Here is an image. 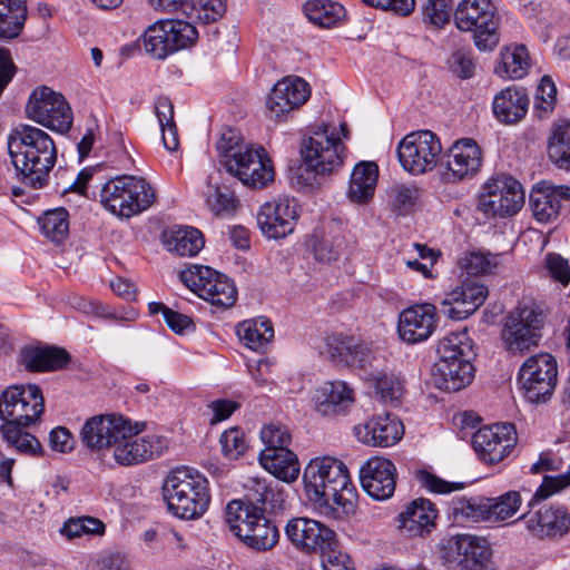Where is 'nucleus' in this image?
<instances>
[{"instance_id":"obj_51","label":"nucleus","mask_w":570,"mask_h":570,"mask_svg":"<svg viewBox=\"0 0 570 570\" xmlns=\"http://www.w3.org/2000/svg\"><path fill=\"white\" fill-rule=\"evenodd\" d=\"M421 11L425 24L443 28L453 14V0H426Z\"/></svg>"},{"instance_id":"obj_23","label":"nucleus","mask_w":570,"mask_h":570,"mask_svg":"<svg viewBox=\"0 0 570 570\" xmlns=\"http://www.w3.org/2000/svg\"><path fill=\"white\" fill-rule=\"evenodd\" d=\"M463 337L460 332L444 336L438 345L440 355L439 370L442 374L441 389L446 392H459L463 389Z\"/></svg>"},{"instance_id":"obj_42","label":"nucleus","mask_w":570,"mask_h":570,"mask_svg":"<svg viewBox=\"0 0 570 570\" xmlns=\"http://www.w3.org/2000/svg\"><path fill=\"white\" fill-rule=\"evenodd\" d=\"M22 428L24 426L2 423L0 434L11 448L21 454L31 456L41 454L42 446L39 440Z\"/></svg>"},{"instance_id":"obj_13","label":"nucleus","mask_w":570,"mask_h":570,"mask_svg":"<svg viewBox=\"0 0 570 570\" xmlns=\"http://www.w3.org/2000/svg\"><path fill=\"white\" fill-rule=\"evenodd\" d=\"M26 112L31 120L59 132L72 126V112L65 97L47 86L32 90Z\"/></svg>"},{"instance_id":"obj_56","label":"nucleus","mask_w":570,"mask_h":570,"mask_svg":"<svg viewBox=\"0 0 570 570\" xmlns=\"http://www.w3.org/2000/svg\"><path fill=\"white\" fill-rule=\"evenodd\" d=\"M543 268L548 276L563 286L570 284V265L568 259L558 253H548L543 258Z\"/></svg>"},{"instance_id":"obj_35","label":"nucleus","mask_w":570,"mask_h":570,"mask_svg":"<svg viewBox=\"0 0 570 570\" xmlns=\"http://www.w3.org/2000/svg\"><path fill=\"white\" fill-rule=\"evenodd\" d=\"M27 16V0H0V40L19 37Z\"/></svg>"},{"instance_id":"obj_47","label":"nucleus","mask_w":570,"mask_h":570,"mask_svg":"<svg viewBox=\"0 0 570 570\" xmlns=\"http://www.w3.org/2000/svg\"><path fill=\"white\" fill-rule=\"evenodd\" d=\"M69 214L65 208L46 212L39 219L41 233L53 243H61L69 234Z\"/></svg>"},{"instance_id":"obj_43","label":"nucleus","mask_w":570,"mask_h":570,"mask_svg":"<svg viewBox=\"0 0 570 570\" xmlns=\"http://www.w3.org/2000/svg\"><path fill=\"white\" fill-rule=\"evenodd\" d=\"M278 538L277 527L263 513L250 528V532L244 533L240 541L252 549L263 551L272 549L278 542Z\"/></svg>"},{"instance_id":"obj_57","label":"nucleus","mask_w":570,"mask_h":570,"mask_svg":"<svg viewBox=\"0 0 570 570\" xmlns=\"http://www.w3.org/2000/svg\"><path fill=\"white\" fill-rule=\"evenodd\" d=\"M220 444L224 455L229 460H236L242 456L246 449L247 442L245 440V434L238 428H232L226 430L220 435Z\"/></svg>"},{"instance_id":"obj_19","label":"nucleus","mask_w":570,"mask_h":570,"mask_svg":"<svg viewBox=\"0 0 570 570\" xmlns=\"http://www.w3.org/2000/svg\"><path fill=\"white\" fill-rule=\"evenodd\" d=\"M311 96L309 85L296 76H286L278 80L266 98L269 118L282 120L293 110L304 105Z\"/></svg>"},{"instance_id":"obj_32","label":"nucleus","mask_w":570,"mask_h":570,"mask_svg":"<svg viewBox=\"0 0 570 570\" xmlns=\"http://www.w3.org/2000/svg\"><path fill=\"white\" fill-rule=\"evenodd\" d=\"M262 466L277 479L293 482L299 474V463L296 454L286 449H264L259 454Z\"/></svg>"},{"instance_id":"obj_7","label":"nucleus","mask_w":570,"mask_h":570,"mask_svg":"<svg viewBox=\"0 0 570 570\" xmlns=\"http://www.w3.org/2000/svg\"><path fill=\"white\" fill-rule=\"evenodd\" d=\"M145 423L130 422L128 431L117 440L114 448L102 458V466H134L145 463L163 454L167 449V440L159 435H139Z\"/></svg>"},{"instance_id":"obj_20","label":"nucleus","mask_w":570,"mask_h":570,"mask_svg":"<svg viewBox=\"0 0 570 570\" xmlns=\"http://www.w3.org/2000/svg\"><path fill=\"white\" fill-rule=\"evenodd\" d=\"M438 321L436 307L433 304H414L400 313L397 332L403 342L422 343L433 335Z\"/></svg>"},{"instance_id":"obj_54","label":"nucleus","mask_w":570,"mask_h":570,"mask_svg":"<svg viewBox=\"0 0 570 570\" xmlns=\"http://www.w3.org/2000/svg\"><path fill=\"white\" fill-rule=\"evenodd\" d=\"M246 503L253 505H264L273 498V490L265 479L258 476H248L244 482Z\"/></svg>"},{"instance_id":"obj_26","label":"nucleus","mask_w":570,"mask_h":570,"mask_svg":"<svg viewBox=\"0 0 570 570\" xmlns=\"http://www.w3.org/2000/svg\"><path fill=\"white\" fill-rule=\"evenodd\" d=\"M404 434L400 419L386 413L374 415L365 424L354 428L355 438L365 445L387 448L397 443Z\"/></svg>"},{"instance_id":"obj_60","label":"nucleus","mask_w":570,"mask_h":570,"mask_svg":"<svg viewBox=\"0 0 570 570\" xmlns=\"http://www.w3.org/2000/svg\"><path fill=\"white\" fill-rule=\"evenodd\" d=\"M465 519L472 522H493L491 498L471 497L465 499Z\"/></svg>"},{"instance_id":"obj_33","label":"nucleus","mask_w":570,"mask_h":570,"mask_svg":"<svg viewBox=\"0 0 570 570\" xmlns=\"http://www.w3.org/2000/svg\"><path fill=\"white\" fill-rule=\"evenodd\" d=\"M379 178V167L373 161H361L355 165L347 191L351 202L366 204L373 198Z\"/></svg>"},{"instance_id":"obj_30","label":"nucleus","mask_w":570,"mask_h":570,"mask_svg":"<svg viewBox=\"0 0 570 570\" xmlns=\"http://www.w3.org/2000/svg\"><path fill=\"white\" fill-rule=\"evenodd\" d=\"M531 69V58L528 48L522 43H509L501 48L494 73L503 80L524 78Z\"/></svg>"},{"instance_id":"obj_55","label":"nucleus","mask_w":570,"mask_h":570,"mask_svg":"<svg viewBox=\"0 0 570 570\" xmlns=\"http://www.w3.org/2000/svg\"><path fill=\"white\" fill-rule=\"evenodd\" d=\"M521 495L517 491H509L495 499L491 498L493 522L511 518L521 505Z\"/></svg>"},{"instance_id":"obj_14","label":"nucleus","mask_w":570,"mask_h":570,"mask_svg":"<svg viewBox=\"0 0 570 570\" xmlns=\"http://www.w3.org/2000/svg\"><path fill=\"white\" fill-rule=\"evenodd\" d=\"M558 367L554 357L539 353L528 357L519 371L525 399L543 403L551 397L557 384Z\"/></svg>"},{"instance_id":"obj_39","label":"nucleus","mask_w":570,"mask_h":570,"mask_svg":"<svg viewBox=\"0 0 570 570\" xmlns=\"http://www.w3.org/2000/svg\"><path fill=\"white\" fill-rule=\"evenodd\" d=\"M465 570H497L490 542L465 533Z\"/></svg>"},{"instance_id":"obj_53","label":"nucleus","mask_w":570,"mask_h":570,"mask_svg":"<svg viewBox=\"0 0 570 570\" xmlns=\"http://www.w3.org/2000/svg\"><path fill=\"white\" fill-rule=\"evenodd\" d=\"M557 101V88L552 79L542 77L535 92L534 110L538 117H544L551 112Z\"/></svg>"},{"instance_id":"obj_8","label":"nucleus","mask_w":570,"mask_h":570,"mask_svg":"<svg viewBox=\"0 0 570 570\" xmlns=\"http://www.w3.org/2000/svg\"><path fill=\"white\" fill-rule=\"evenodd\" d=\"M544 317L532 306H518L505 317L501 340L507 352L524 354L537 347L542 338Z\"/></svg>"},{"instance_id":"obj_34","label":"nucleus","mask_w":570,"mask_h":570,"mask_svg":"<svg viewBox=\"0 0 570 570\" xmlns=\"http://www.w3.org/2000/svg\"><path fill=\"white\" fill-rule=\"evenodd\" d=\"M265 512V508L248 504L243 500L230 501L225 510V521L230 531L242 540L244 533L250 532V528Z\"/></svg>"},{"instance_id":"obj_27","label":"nucleus","mask_w":570,"mask_h":570,"mask_svg":"<svg viewBox=\"0 0 570 570\" xmlns=\"http://www.w3.org/2000/svg\"><path fill=\"white\" fill-rule=\"evenodd\" d=\"M313 401L316 412L321 415H345L355 403V391L344 381H330L315 391Z\"/></svg>"},{"instance_id":"obj_37","label":"nucleus","mask_w":570,"mask_h":570,"mask_svg":"<svg viewBox=\"0 0 570 570\" xmlns=\"http://www.w3.org/2000/svg\"><path fill=\"white\" fill-rule=\"evenodd\" d=\"M236 333L245 346L253 351L264 348L274 337L272 322L266 317H257L240 322Z\"/></svg>"},{"instance_id":"obj_22","label":"nucleus","mask_w":570,"mask_h":570,"mask_svg":"<svg viewBox=\"0 0 570 570\" xmlns=\"http://www.w3.org/2000/svg\"><path fill=\"white\" fill-rule=\"evenodd\" d=\"M286 538L298 550L320 551L335 543V533L320 521L308 518H293L285 525Z\"/></svg>"},{"instance_id":"obj_62","label":"nucleus","mask_w":570,"mask_h":570,"mask_svg":"<svg viewBox=\"0 0 570 570\" xmlns=\"http://www.w3.org/2000/svg\"><path fill=\"white\" fill-rule=\"evenodd\" d=\"M393 204L402 214L409 213L420 196V190L414 185L397 184L391 189Z\"/></svg>"},{"instance_id":"obj_11","label":"nucleus","mask_w":570,"mask_h":570,"mask_svg":"<svg viewBox=\"0 0 570 570\" xmlns=\"http://www.w3.org/2000/svg\"><path fill=\"white\" fill-rule=\"evenodd\" d=\"M523 204L521 184L511 176H502L484 184L478 196L476 209L488 218H502L515 215Z\"/></svg>"},{"instance_id":"obj_41","label":"nucleus","mask_w":570,"mask_h":570,"mask_svg":"<svg viewBox=\"0 0 570 570\" xmlns=\"http://www.w3.org/2000/svg\"><path fill=\"white\" fill-rule=\"evenodd\" d=\"M307 19L321 27L331 28L345 16V9L338 2L330 0H309L304 4Z\"/></svg>"},{"instance_id":"obj_44","label":"nucleus","mask_w":570,"mask_h":570,"mask_svg":"<svg viewBox=\"0 0 570 570\" xmlns=\"http://www.w3.org/2000/svg\"><path fill=\"white\" fill-rule=\"evenodd\" d=\"M548 156L560 169H570V124H557L548 144Z\"/></svg>"},{"instance_id":"obj_63","label":"nucleus","mask_w":570,"mask_h":570,"mask_svg":"<svg viewBox=\"0 0 570 570\" xmlns=\"http://www.w3.org/2000/svg\"><path fill=\"white\" fill-rule=\"evenodd\" d=\"M570 487V465L564 473L557 475H544L542 483L537 489L534 498L546 500L549 497Z\"/></svg>"},{"instance_id":"obj_15","label":"nucleus","mask_w":570,"mask_h":570,"mask_svg":"<svg viewBox=\"0 0 570 570\" xmlns=\"http://www.w3.org/2000/svg\"><path fill=\"white\" fill-rule=\"evenodd\" d=\"M518 442L513 423L502 422L480 428L471 438L476 458L485 464H495L508 458Z\"/></svg>"},{"instance_id":"obj_36","label":"nucleus","mask_w":570,"mask_h":570,"mask_svg":"<svg viewBox=\"0 0 570 570\" xmlns=\"http://www.w3.org/2000/svg\"><path fill=\"white\" fill-rule=\"evenodd\" d=\"M168 11H180L194 22L208 24L216 22L225 14L226 2L225 0H181Z\"/></svg>"},{"instance_id":"obj_16","label":"nucleus","mask_w":570,"mask_h":570,"mask_svg":"<svg viewBox=\"0 0 570 570\" xmlns=\"http://www.w3.org/2000/svg\"><path fill=\"white\" fill-rule=\"evenodd\" d=\"M131 421L122 415L100 414L88 419L81 428L80 439L91 455L102 463V458L114 448Z\"/></svg>"},{"instance_id":"obj_17","label":"nucleus","mask_w":570,"mask_h":570,"mask_svg":"<svg viewBox=\"0 0 570 570\" xmlns=\"http://www.w3.org/2000/svg\"><path fill=\"white\" fill-rule=\"evenodd\" d=\"M500 18L491 0H465V31L480 51H492L500 41Z\"/></svg>"},{"instance_id":"obj_49","label":"nucleus","mask_w":570,"mask_h":570,"mask_svg":"<svg viewBox=\"0 0 570 570\" xmlns=\"http://www.w3.org/2000/svg\"><path fill=\"white\" fill-rule=\"evenodd\" d=\"M502 254L485 249H474L465 255V274L485 276L494 273L501 264Z\"/></svg>"},{"instance_id":"obj_6","label":"nucleus","mask_w":570,"mask_h":570,"mask_svg":"<svg viewBox=\"0 0 570 570\" xmlns=\"http://www.w3.org/2000/svg\"><path fill=\"white\" fill-rule=\"evenodd\" d=\"M155 200V189L141 177L117 176L100 190L101 205L121 218H130L147 210Z\"/></svg>"},{"instance_id":"obj_24","label":"nucleus","mask_w":570,"mask_h":570,"mask_svg":"<svg viewBox=\"0 0 570 570\" xmlns=\"http://www.w3.org/2000/svg\"><path fill=\"white\" fill-rule=\"evenodd\" d=\"M523 519L530 534L540 540L561 539L570 531V512L563 505H543Z\"/></svg>"},{"instance_id":"obj_38","label":"nucleus","mask_w":570,"mask_h":570,"mask_svg":"<svg viewBox=\"0 0 570 570\" xmlns=\"http://www.w3.org/2000/svg\"><path fill=\"white\" fill-rule=\"evenodd\" d=\"M165 236L167 249L179 256H195L204 247L203 234L194 227L180 226Z\"/></svg>"},{"instance_id":"obj_4","label":"nucleus","mask_w":570,"mask_h":570,"mask_svg":"<svg viewBox=\"0 0 570 570\" xmlns=\"http://www.w3.org/2000/svg\"><path fill=\"white\" fill-rule=\"evenodd\" d=\"M164 498L174 515L197 519L207 511L210 502L208 481L195 469L177 468L165 480Z\"/></svg>"},{"instance_id":"obj_45","label":"nucleus","mask_w":570,"mask_h":570,"mask_svg":"<svg viewBox=\"0 0 570 570\" xmlns=\"http://www.w3.org/2000/svg\"><path fill=\"white\" fill-rule=\"evenodd\" d=\"M163 20L149 26L142 36V48L154 59L163 60L174 53Z\"/></svg>"},{"instance_id":"obj_28","label":"nucleus","mask_w":570,"mask_h":570,"mask_svg":"<svg viewBox=\"0 0 570 570\" xmlns=\"http://www.w3.org/2000/svg\"><path fill=\"white\" fill-rule=\"evenodd\" d=\"M438 518L435 504L425 498L407 503L397 515V527L409 537H425L432 532Z\"/></svg>"},{"instance_id":"obj_21","label":"nucleus","mask_w":570,"mask_h":570,"mask_svg":"<svg viewBox=\"0 0 570 570\" xmlns=\"http://www.w3.org/2000/svg\"><path fill=\"white\" fill-rule=\"evenodd\" d=\"M360 481L364 491L374 500H386L395 491L396 468L386 458H371L360 469Z\"/></svg>"},{"instance_id":"obj_52","label":"nucleus","mask_w":570,"mask_h":570,"mask_svg":"<svg viewBox=\"0 0 570 570\" xmlns=\"http://www.w3.org/2000/svg\"><path fill=\"white\" fill-rule=\"evenodd\" d=\"M414 478L421 489L433 494H449L463 489V482H449L425 469L416 470Z\"/></svg>"},{"instance_id":"obj_25","label":"nucleus","mask_w":570,"mask_h":570,"mask_svg":"<svg viewBox=\"0 0 570 570\" xmlns=\"http://www.w3.org/2000/svg\"><path fill=\"white\" fill-rule=\"evenodd\" d=\"M567 202H570V186L542 180L533 186L529 204L538 222L550 223L558 218Z\"/></svg>"},{"instance_id":"obj_18","label":"nucleus","mask_w":570,"mask_h":570,"mask_svg":"<svg viewBox=\"0 0 570 570\" xmlns=\"http://www.w3.org/2000/svg\"><path fill=\"white\" fill-rule=\"evenodd\" d=\"M294 198L279 197L264 203L257 213V224L267 238L278 239L292 234L298 219Z\"/></svg>"},{"instance_id":"obj_10","label":"nucleus","mask_w":570,"mask_h":570,"mask_svg":"<svg viewBox=\"0 0 570 570\" xmlns=\"http://www.w3.org/2000/svg\"><path fill=\"white\" fill-rule=\"evenodd\" d=\"M442 145L431 130L412 131L397 144L396 154L402 168L413 176L432 171L440 159Z\"/></svg>"},{"instance_id":"obj_31","label":"nucleus","mask_w":570,"mask_h":570,"mask_svg":"<svg viewBox=\"0 0 570 570\" xmlns=\"http://www.w3.org/2000/svg\"><path fill=\"white\" fill-rule=\"evenodd\" d=\"M529 106V98L522 88L508 87L493 99V112L498 120L513 124L522 119Z\"/></svg>"},{"instance_id":"obj_64","label":"nucleus","mask_w":570,"mask_h":570,"mask_svg":"<svg viewBox=\"0 0 570 570\" xmlns=\"http://www.w3.org/2000/svg\"><path fill=\"white\" fill-rule=\"evenodd\" d=\"M262 442L265 449H286L291 443V435L286 426L267 424L261 431Z\"/></svg>"},{"instance_id":"obj_9","label":"nucleus","mask_w":570,"mask_h":570,"mask_svg":"<svg viewBox=\"0 0 570 570\" xmlns=\"http://www.w3.org/2000/svg\"><path fill=\"white\" fill-rule=\"evenodd\" d=\"M180 281L213 307L226 309L237 299L234 282L209 266L193 265L179 273Z\"/></svg>"},{"instance_id":"obj_59","label":"nucleus","mask_w":570,"mask_h":570,"mask_svg":"<svg viewBox=\"0 0 570 570\" xmlns=\"http://www.w3.org/2000/svg\"><path fill=\"white\" fill-rule=\"evenodd\" d=\"M355 338L343 334H332L326 337V348L332 358L347 364Z\"/></svg>"},{"instance_id":"obj_61","label":"nucleus","mask_w":570,"mask_h":570,"mask_svg":"<svg viewBox=\"0 0 570 570\" xmlns=\"http://www.w3.org/2000/svg\"><path fill=\"white\" fill-rule=\"evenodd\" d=\"M320 552L323 570H354L351 558L337 549L336 542Z\"/></svg>"},{"instance_id":"obj_1","label":"nucleus","mask_w":570,"mask_h":570,"mask_svg":"<svg viewBox=\"0 0 570 570\" xmlns=\"http://www.w3.org/2000/svg\"><path fill=\"white\" fill-rule=\"evenodd\" d=\"M304 492L309 502L325 514L353 510L354 487L347 466L333 456L312 459L303 473Z\"/></svg>"},{"instance_id":"obj_46","label":"nucleus","mask_w":570,"mask_h":570,"mask_svg":"<svg viewBox=\"0 0 570 570\" xmlns=\"http://www.w3.org/2000/svg\"><path fill=\"white\" fill-rule=\"evenodd\" d=\"M156 116L161 129L163 144L169 151H174L179 146L177 127L174 121V106L171 101L166 97L157 99Z\"/></svg>"},{"instance_id":"obj_50","label":"nucleus","mask_w":570,"mask_h":570,"mask_svg":"<svg viewBox=\"0 0 570 570\" xmlns=\"http://www.w3.org/2000/svg\"><path fill=\"white\" fill-rule=\"evenodd\" d=\"M105 531V523L100 519L90 515L69 518L60 529V533L68 539L81 538L83 535L100 537Z\"/></svg>"},{"instance_id":"obj_12","label":"nucleus","mask_w":570,"mask_h":570,"mask_svg":"<svg viewBox=\"0 0 570 570\" xmlns=\"http://www.w3.org/2000/svg\"><path fill=\"white\" fill-rule=\"evenodd\" d=\"M45 400L36 384L12 385L0 395V420L3 423L29 426L40 419Z\"/></svg>"},{"instance_id":"obj_2","label":"nucleus","mask_w":570,"mask_h":570,"mask_svg":"<svg viewBox=\"0 0 570 570\" xmlns=\"http://www.w3.org/2000/svg\"><path fill=\"white\" fill-rule=\"evenodd\" d=\"M8 151L17 178L33 189L47 185L49 174L57 161L52 138L42 129L20 125L8 137Z\"/></svg>"},{"instance_id":"obj_3","label":"nucleus","mask_w":570,"mask_h":570,"mask_svg":"<svg viewBox=\"0 0 570 570\" xmlns=\"http://www.w3.org/2000/svg\"><path fill=\"white\" fill-rule=\"evenodd\" d=\"M216 147L226 170L245 186L263 188L274 180V167L266 150L245 142L237 130L225 129Z\"/></svg>"},{"instance_id":"obj_58","label":"nucleus","mask_w":570,"mask_h":570,"mask_svg":"<svg viewBox=\"0 0 570 570\" xmlns=\"http://www.w3.org/2000/svg\"><path fill=\"white\" fill-rule=\"evenodd\" d=\"M374 386L383 401H397L403 396V382L394 374H383L375 377Z\"/></svg>"},{"instance_id":"obj_29","label":"nucleus","mask_w":570,"mask_h":570,"mask_svg":"<svg viewBox=\"0 0 570 570\" xmlns=\"http://www.w3.org/2000/svg\"><path fill=\"white\" fill-rule=\"evenodd\" d=\"M70 361L69 353L56 346H28L20 352V363L29 372H50L63 368Z\"/></svg>"},{"instance_id":"obj_5","label":"nucleus","mask_w":570,"mask_h":570,"mask_svg":"<svg viewBox=\"0 0 570 570\" xmlns=\"http://www.w3.org/2000/svg\"><path fill=\"white\" fill-rule=\"evenodd\" d=\"M350 138L345 122L337 129L330 124L318 125L301 145V154L305 165L316 174L327 175L342 167L346 157L343 139Z\"/></svg>"},{"instance_id":"obj_48","label":"nucleus","mask_w":570,"mask_h":570,"mask_svg":"<svg viewBox=\"0 0 570 570\" xmlns=\"http://www.w3.org/2000/svg\"><path fill=\"white\" fill-rule=\"evenodd\" d=\"M163 21L174 52L185 49L196 41L198 32L194 26L195 22L190 19L187 21L181 19H166Z\"/></svg>"},{"instance_id":"obj_40","label":"nucleus","mask_w":570,"mask_h":570,"mask_svg":"<svg viewBox=\"0 0 570 570\" xmlns=\"http://www.w3.org/2000/svg\"><path fill=\"white\" fill-rule=\"evenodd\" d=\"M439 178L446 186L463 180V138L456 139L442 156L439 165Z\"/></svg>"}]
</instances>
